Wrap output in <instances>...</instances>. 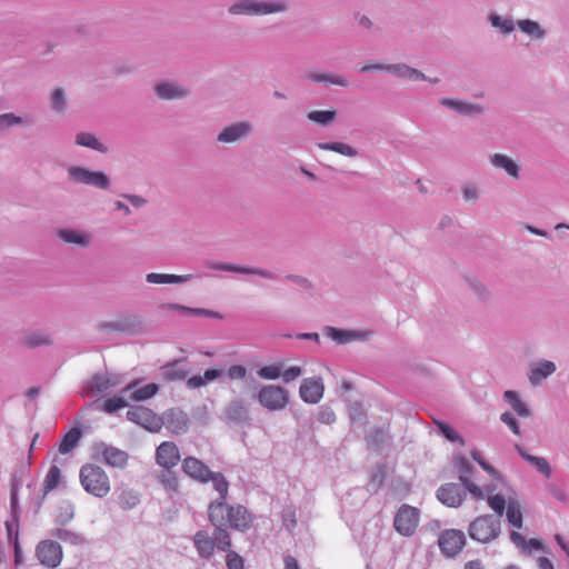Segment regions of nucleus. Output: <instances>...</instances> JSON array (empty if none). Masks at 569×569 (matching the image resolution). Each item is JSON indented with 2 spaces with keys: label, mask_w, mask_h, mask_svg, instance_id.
<instances>
[{
  "label": "nucleus",
  "mask_w": 569,
  "mask_h": 569,
  "mask_svg": "<svg viewBox=\"0 0 569 569\" xmlns=\"http://www.w3.org/2000/svg\"><path fill=\"white\" fill-rule=\"evenodd\" d=\"M489 22L493 28H497L503 34H509L515 30L516 23L512 18H502L497 13L489 16Z\"/></svg>",
  "instance_id": "50"
},
{
  "label": "nucleus",
  "mask_w": 569,
  "mask_h": 569,
  "mask_svg": "<svg viewBox=\"0 0 569 569\" xmlns=\"http://www.w3.org/2000/svg\"><path fill=\"white\" fill-rule=\"evenodd\" d=\"M557 371V365L547 359H538L529 363L527 377L532 387H539Z\"/></svg>",
  "instance_id": "15"
},
{
  "label": "nucleus",
  "mask_w": 569,
  "mask_h": 569,
  "mask_svg": "<svg viewBox=\"0 0 569 569\" xmlns=\"http://www.w3.org/2000/svg\"><path fill=\"white\" fill-rule=\"evenodd\" d=\"M317 421L321 425H332L336 422V413L331 407L323 405L318 408Z\"/></svg>",
  "instance_id": "56"
},
{
  "label": "nucleus",
  "mask_w": 569,
  "mask_h": 569,
  "mask_svg": "<svg viewBox=\"0 0 569 569\" xmlns=\"http://www.w3.org/2000/svg\"><path fill=\"white\" fill-rule=\"evenodd\" d=\"M76 143L81 147L89 148L100 153H107L108 147L102 143L93 133L79 132L76 136Z\"/></svg>",
  "instance_id": "36"
},
{
  "label": "nucleus",
  "mask_w": 569,
  "mask_h": 569,
  "mask_svg": "<svg viewBox=\"0 0 569 569\" xmlns=\"http://www.w3.org/2000/svg\"><path fill=\"white\" fill-rule=\"evenodd\" d=\"M79 480L83 490L96 498H104L111 490L109 476L94 463H86L80 468Z\"/></svg>",
  "instance_id": "2"
},
{
  "label": "nucleus",
  "mask_w": 569,
  "mask_h": 569,
  "mask_svg": "<svg viewBox=\"0 0 569 569\" xmlns=\"http://www.w3.org/2000/svg\"><path fill=\"white\" fill-rule=\"evenodd\" d=\"M323 332L328 338L332 339L333 341H336L340 345H343V343H347V342H350V341L357 340V339L365 340L369 336L368 332L343 330V329H338V328L330 327V326L325 327Z\"/></svg>",
  "instance_id": "27"
},
{
  "label": "nucleus",
  "mask_w": 569,
  "mask_h": 569,
  "mask_svg": "<svg viewBox=\"0 0 569 569\" xmlns=\"http://www.w3.org/2000/svg\"><path fill=\"white\" fill-rule=\"evenodd\" d=\"M510 540L522 551L525 552H531V550H541L542 543L537 539H529L526 540V538L517 532L511 531L510 532Z\"/></svg>",
  "instance_id": "45"
},
{
  "label": "nucleus",
  "mask_w": 569,
  "mask_h": 569,
  "mask_svg": "<svg viewBox=\"0 0 569 569\" xmlns=\"http://www.w3.org/2000/svg\"><path fill=\"white\" fill-rule=\"evenodd\" d=\"M57 236L61 241L70 244H76L81 248L89 247L92 241V237L90 233L73 228L60 229L58 230Z\"/></svg>",
  "instance_id": "25"
},
{
  "label": "nucleus",
  "mask_w": 569,
  "mask_h": 569,
  "mask_svg": "<svg viewBox=\"0 0 569 569\" xmlns=\"http://www.w3.org/2000/svg\"><path fill=\"white\" fill-rule=\"evenodd\" d=\"M471 289L473 293L481 300H488L491 296L490 290L481 282H471Z\"/></svg>",
  "instance_id": "64"
},
{
  "label": "nucleus",
  "mask_w": 569,
  "mask_h": 569,
  "mask_svg": "<svg viewBox=\"0 0 569 569\" xmlns=\"http://www.w3.org/2000/svg\"><path fill=\"white\" fill-rule=\"evenodd\" d=\"M51 107L57 112H63L67 108V100L63 89L57 88L50 97Z\"/></svg>",
  "instance_id": "54"
},
{
  "label": "nucleus",
  "mask_w": 569,
  "mask_h": 569,
  "mask_svg": "<svg viewBox=\"0 0 569 569\" xmlns=\"http://www.w3.org/2000/svg\"><path fill=\"white\" fill-rule=\"evenodd\" d=\"M128 407V397L127 395H119L113 396L111 398H108L102 403L97 406V409L108 413V415H114L119 410L124 409Z\"/></svg>",
  "instance_id": "37"
},
{
  "label": "nucleus",
  "mask_w": 569,
  "mask_h": 569,
  "mask_svg": "<svg viewBox=\"0 0 569 569\" xmlns=\"http://www.w3.org/2000/svg\"><path fill=\"white\" fill-rule=\"evenodd\" d=\"M506 517L509 525L513 528L520 529L522 527V513L517 502H509L506 510Z\"/></svg>",
  "instance_id": "52"
},
{
  "label": "nucleus",
  "mask_w": 569,
  "mask_h": 569,
  "mask_svg": "<svg viewBox=\"0 0 569 569\" xmlns=\"http://www.w3.org/2000/svg\"><path fill=\"white\" fill-rule=\"evenodd\" d=\"M455 469L459 473V480L468 489V491L478 500L485 498L483 490L471 481L470 477L473 471L472 465L462 456H458L455 461Z\"/></svg>",
  "instance_id": "18"
},
{
  "label": "nucleus",
  "mask_w": 569,
  "mask_h": 569,
  "mask_svg": "<svg viewBox=\"0 0 569 569\" xmlns=\"http://www.w3.org/2000/svg\"><path fill=\"white\" fill-rule=\"evenodd\" d=\"M31 120L27 117L18 116L13 112H7L0 114V131H7L10 128L19 126H28Z\"/></svg>",
  "instance_id": "44"
},
{
  "label": "nucleus",
  "mask_w": 569,
  "mask_h": 569,
  "mask_svg": "<svg viewBox=\"0 0 569 569\" xmlns=\"http://www.w3.org/2000/svg\"><path fill=\"white\" fill-rule=\"evenodd\" d=\"M154 92L163 100H179L188 97L190 90L178 82L163 81L156 84Z\"/></svg>",
  "instance_id": "23"
},
{
  "label": "nucleus",
  "mask_w": 569,
  "mask_h": 569,
  "mask_svg": "<svg viewBox=\"0 0 569 569\" xmlns=\"http://www.w3.org/2000/svg\"><path fill=\"white\" fill-rule=\"evenodd\" d=\"M182 360L166 363L161 367L163 379L168 381H181L189 375V369L181 366Z\"/></svg>",
  "instance_id": "33"
},
{
  "label": "nucleus",
  "mask_w": 569,
  "mask_h": 569,
  "mask_svg": "<svg viewBox=\"0 0 569 569\" xmlns=\"http://www.w3.org/2000/svg\"><path fill=\"white\" fill-rule=\"evenodd\" d=\"M160 481L168 490H176L178 487L177 477L170 469H164L161 472Z\"/></svg>",
  "instance_id": "60"
},
{
  "label": "nucleus",
  "mask_w": 569,
  "mask_h": 569,
  "mask_svg": "<svg viewBox=\"0 0 569 569\" xmlns=\"http://www.w3.org/2000/svg\"><path fill=\"white\" fill-rule=\"evenodd\" d=\"M140 379L133 380L121 388V395H127L128 400L134 402H142L153 398L159 392V385L150 382L143 387L138 388Z\"/></svg>",
  "instance_id": "19"
},
{
  "label": "nucleus",
  "mask_w": 569,
  "mask_h": 569,
  "mask_svg": "<svg viewBox=\"0 0 569 569\" xmlns=\"http://www.w3.org/2000/svg\"><path fill=\"white\" fill-rule=\"evenodd\" d=\"M92 457L112 468L123 469L129 460V455L106 442H96L92 446Z\"/></svg>",
  "instance_id": "9"
},
{
  "label": "nucleus",
  "mask_w": 569,
  "mask_h": 569,
  "mask_svg": "<svg viewBox=\"0 0 569 569\" xmlns=\"http://www.w3.org/2000/svg\"><path fill=\"white\" fill-rule=\"evenodd\" d=\"M517 27L533 41H541L547 37V30L538 21L521 19L517 21Z\"/></svg>",
  "instance_id": "31"
},
{
  "label": "nucleus",
  "mask_w": 569,
  "mask_h": 569,
  "mask_svg": "<svg viewBox=\"0 0 569 569\" xmlns=\"http://www.w3.org/2000/svg\"><path fill=\"white\" fill-rule=\"evenodd\" d=\"M128 421L139 427H162L163 419L144 406H128L126 413Z\"/></svg>",
  "instance_id": "11"
},
{
  "label": "nucleus",
  "mask_w": 569,
  "mask_h": 569,
  "mask_svg": "<svg viewBox=\"0 0 569 569\" xmlns=\"http://www.w3.org/2000/svg\"><path fill=\"white\" fill-rule=\"evenodd\" d=\"M36 555L41 565L48 568H56L61 563L62 549L57 541L43 540L39 542Z\"/></svg>",
  "instance_id": "14"
},
{
  "label": "nucleus",
  "mask_w": 569,
  "mask_h": 569,
  "mask_svg": "<svg viewBox=\"0 0 569 569\" xmlns=\"http://www.w3.org/2000/svg\"><path fill=\"white\" fill-rule=\"evenodd\" d=\"M51 536L71 546H80L84 542L81 535L66 528H56L51 531Z\"/></svg>",
  "instance_id": "46"
},
{
  "label": "nucleus",
  "mask_w": 569,
  "mask_h": 569,
  "mask_svg": "<svg viewBox=\"0 0 569 569\" xmlns=\"http://www.w3.org/2000/svg\"><path fill=\"white\" fill-rule=\"evenodd\" d=\"M228 493H219L208 508L209 520L213 526L223 525L231 529L246 531L251 527L253 518L248 509L239 503L228 505Z\"/></svg>",
  "instance_id": "1"
},
{
  "label": "nucleus",
  "mask_w": 569,
  "mask_h": 569,
  "mask_svg": "<svg viewBox=\"0 0 569 569\" xmlns=\"http://www.w3.org/2000/svg\"><path fill=\"white\" fill-rule=\"evenodd\" d=\"M306 78L315 83H323L347 88L350 86V81L342 74L322 71H309Z\"/></svg>",
  "instance_id": "26"
},
{
  "label": "nucleus",
  "mask_w": 569,
  "mask_h": 569,
  "mask_svg": "<svg viewBox=\"0 0 569 569\" xmlns=\"http://www.w3.org/2000/svg\"><path fill=\"white\" fill-rule=\"evenodd\" d=\"M8 542L13 545L16 562H19L21 549L19 543V515H11L4 522Z\"/></svg>",
  "instance_id": "32"
},
{
  "label": "nucleus",
  "mask_w": 569,
  "mask_h": 569,
  "mask_svg": "<svg viewBox=\"0 0 569 569\" xmlns=\"http://www.w3.org/2000/svg\"><path fill=\"white\" fill-rule=\"evenodd\" d=\"M349 415L353 423H366V413L359 402H353L349 406Z\"/></svg>",
  "instance_id": "59"
},
{
  "label": "nucleus",
  "mask_w": 569,
  "mask_h": 569,
  "mask_svg": "<svg viewBox=\"0 0 569 569\" xmlns=\"http://www.w3.org/2000/svg\"><path fill=\"white\" fill-rule=\"evenodd\" d=\"M52 341L51 335L42 330H30L24 332L22 337V342L30 348L49 346Z\"/></svg>",
  "instance_id": "35"
},
{
  "label": "nucleus",
  "mask_w": 569,
  "mask_h": 569,
  "mask_svg": "<svg viewBox=\"0 0 569 569\" xmlns=\"http://www.w3.org/2000/svg\"><path fill=\"white\" fill-rule=\"evenodd\" d=\"M337 117L336 110H315L310 111L307 114L309 121L315 122L317 124L327 127L331 124Z\"/></svg>",
  "instance_id": "48"
},
{
  "label": "nucleus",
  "mask_w": 569,
  "mask_h": 569,
  "mask_svg": "<svg viewBox=\"0 0 569 569\" xmlns=\"http://www.w3.org/2000/svg\"><path fill=\"white\" fill-rule=\"evenodd\" d=\"M288 9L286 1H258V0H237L228 7L231 16H267L284 12Z\"/></svg>",
  "instance_id": "4"
},
{
  "label": "nucleus",
  "mask_w": 569,
  "mask_h": 569,
  "mask_svg": "<svg viewBox=\"0 0 569 569\" xmlns=\"http://www.w3.org/2000/svg\"><path fill=\"white\" fill-rule=\"evenodd\" d=\"M289 391L277 385L261 387L258 392L259 403L269 411H280L289 403Z\"/></svg>",
  "instance_id": "8"
},
{
  "label": "nucleus",
  "mask_w": 569,
  "mask_h": 569,
  "mask_svg": "<svg viewBox=\"0 0 569 569\" xmlns=\"http://www.w3.org/2000/svg\"><path fill=\"white\" fill-rule=\"evenodd\" d=\"M462 198L466 202H476L480 198V190L475 183H466L461 187Z\"/></svg>",
  "instance_id": "58"
},
{
  "label": "nucleus",
  "mask_w": 569,
  "mask_h": 569,
  "mask_svg": "<svg viewBox=\"0 0 569 569\" xmlns=\"http://www.w3.org/2000/svg\"><path fill=\"white\" fill-rule=\"evenodd\" d=\"M63 483V476L60 468L56 465L51 466L43 480L44 493H48Z\"/></svg>",
  "instance_id": "42"
},
{
  "label": "nucleus",
  "mask_w": 569,
  "mask_h": 569,
  "mask_svg": "<svg viewBox=\"0 0 569 569\" xmlns=\"http://www.w3.org/2000/svg\"><path fill=\"white\" fill-rule=\"evenodd\" d=\"M62 512L57 517V521L61 525L69 522L74 516V507L72 503L67 502L62 507Z\"/></svg>",
  "instance_id": "63"
},
{
  "label": "nucleus",
  "mask_w": 569,
  "mask_h": 569,
  "mask_svg": "<svg viewBox=\"0 0 569 569\" xmlns=\"http://www.w3.org/2000/svg\"><path fill=\"white\" fill-rule=\"evenodd\" d=\"M317 147L321 150L333 151L348 158H356L359 154L356 148L345 142H318Z\"/></svg>",
  "instance_id": "38"
},
{
  "label": "nucleus",
  "mask_w": 569,
  "mask_h": 569,
  "mask_svg": "<svg viewBox=\"0 0 569 569\" xmlns=\"http://www.w3.org/2000/svg\"><path fill=\"white\" fill-rule=\"evenodd\" d=\"M505 400L509 403L511 409L520 417H528L530 415V409L528 406L520 399L519 395L513 390H508L503 393Z\"/></svg>",
  "instance_id": "43"
},
{
  "label": "nucleus",
  "mask_w": 569,
  "mask_h": 569,
  "mask_svg": "<svg viewBox=\"0 0 569 569\" xmlns=\"http://www.w3.org/2000/svg\"><path fill=\"white\" fill-rule=\"evenodd\" d=\"M193 545L199 555L203 559H209L214 551V540L204 530L196 532L193 536Z\"/></svg>",
  "instance_id": "30"
},
{
  "label": "nucleus",
  "mask_w": 569,
  "mask_h": 569,
  "mask_svg": "<svg viewBox=\"0 0 569 569\" xmlns=\"http://www.w3.org/2000/svg\"><path fill=\"white\" fill-rule=\"evenodd\" d=\"M468 489L462 483H446L437 490L438 500L450 508H458L465 500Z\"/></svg>",
  "instance_id": "16"
},
{
  "label": "nucleus",
  "mask_w": 569,
  "mask_h": 569,
  "mask_svg": "<svg viewBox=\"0 0 569 569\" xmlns=\"http://www.w3.org/2000/svg\"><path fill=\"white\" fill-rule=\"evenodd\" d=\"M69 180L74 184H83L100 190H109L110 177L103 171L92 170L83 166H70L67 169Z\"/></svg>",
  "instance_id": "6"
},
{
  "label": "nucleus",
  "mask_w": 569,
  "mask_h": 569,
  "mask_svg": "<svg viewBox=\"0 0 569 569\" xmlns=\"http://www.w3.org/2000/svg\"><path fill=\"white\" fill-rule=\"evenodd\" d=\"M282 369L283 366L281 363L263 366L258 369L257 375L261 379L276 380L281 377Z\"/></svg>",
  "instance_id": "53"
},
{
  "label": "nucleus",
  "mask_w": 569,
  "mask_h": 569,
  "mask_svg": "<svg viewBox=\"0 0 569 569\" xmlns=\"http://www.w3.org/2000/svg\"><path fill=\"white\" fill-rule=\"evenodd\" d=\"M490 164L496 168L503 170L510 178L518 180L520 178L521 166L503 153H493L489 158Z\"/></svg>",
  "instance_id": "24"
},
{
  "label": "nucleus",
  "mask_w": 569,
  "mask_h": 569,
  "mask_svg": "<svg viewBox=\"0 0 569 569\" xmlns=\"http://www.w3.org/2000/svg\"><path fill=\"white\" fill-rule=\"evenodd\" d=\"M519 455L525 459L527 460L529 463H531L536 469L537 471H539L540 473H542L546 478H550L551 477V468H550V465L549 462L547 461V459L542 458V457H535V456H531V455H528L521 447L519 446H516Z\"/></svg>",
  "instance_id": "40"
},
{
  "label": "nucleus",
  "mask_w": 569,
  "mask_h": 569,
  "mask_svg": "<svg viewBox=\"0 0 569 569\" xmlns=\"http://www.w3.org/2000/svg\"><path fill=\"white\" fill-rule=\"evenodd\" d=\"M179 460V449L173 442L164 441L156 450V461L164 469H171L177 466Z\"/></svg>",
  "instance_id": "22"
},
{
  "label": "nucleus",
  "mask_w": 569,
  "mask_h": 569,
  "mask_svg": "<svg viewBox=\"0 0 569 569\" xmlns=\"http://www.w3.org/2000/svg\"><path fill=\"white\" fill-rule=\"evenodd\" d=\"M122 333L136 335L143 330V321L138 315H124L119 318Z\"/></svg>",
  "instance_id": "39"
},
{
  "label": "nucleus",
  "mask_w": 569,
  "mask_h": 569,
  "mask_svg": "<svg viewBox=\"0 0 569 569\" xmlns=\"http://www.w3.org/2000/svg\"><path fill=\"white\" fill-rule=\"evenodd\" d=\"M471 457L492 478L500 479V473L482 458V455L479 450L473 449L471 451Z\"/></svg>",
  "instance_id": "57"
},
{
  "label": "nucleus",
  "mask_w": 569,
  "mask_h": 569,
  "mask_svg": "<svg viewBox=\"0 0 569 569\" xmlns=\"http://www.w3.org/2000/svg\"><path fill=\"white\" fill-rule=\"evenodd\" d=\"M389 73L396 76L399 79L409 81H420L428 79V77L422 71L403 62L389 63Z\"/></svg>",
  "instance_id": "28"
},
{
  "label": "nucleus",
  "mask_w": 569,
  "mask_h": 569,
  "mask_svg": "<svg viewBox=\"0 0 569 569\" xmlns=\"http://www.w3.org/2000/svg\"><path fill=\"white\" fill-rule=\"evenodd\" d=\"M226 565L228 569H243V559L236 551H228L226 556Z\"/></svg>",
  "instance_id": "61"
},
{
  "label": "nucleus",
  "mask_w": 569,
  "mask_h": 569,
  "mask_svg": "<svg viewBox=\"0 0 569 569\" xmlns=\"http://www.w3.org/2000/svg\"><path fill=\"white\" fill-rule=\"evenodd\" d=\"M439 103L442 107L468 118L481 116L486 111V108L482 104L470 102L463 99L442 97L439 99Z\"/></svg>",
  "instance_id": "13"
},
{
  "label": "nucleus",
  "mask_w": 569,
  "mask_h": 569,
  "mask_svg": "<svg viewBox=\"0 0 569 569\" xmlns=\"http://www.w3.org/2000/svg\"><path fill=\"white\" fill-rule=\"evenodd\" d=\"M465 543V533L457 529L445 530L438 539L440 550L448 557H455L462 549Z\"/></svg>",
  "instance_id": "17"
},
{
  "label": "nucleus",
  "mask_w": 569,
  "mask_h": 569,
  "mask_svg": "<svg viewBox=\"0 0 569 569\" xmlns=\"http://www.w3.org/2000/svg\"><path fill=\"white\" fill-rule=\"evenodd\" d=\"M325 386L319 377L306 378L299 388V396L307 403H318L323 397Z\"/></svg>",
  "instance_id": "21"
},
{
  "label": "nucleus",
  "mask_w": 569,
  "mask_h": 569,
  "mask_svg": "<svg viewBox=\"0 0 569 569\" xmlns=\"http://www.w3.org/2000/svg\"><path fill=\"white\" fill-rule=\"evenodd\" d=\"M303 373V369L300 366H292L281 372V378L286 383L295 381Z\"/></svg>",
  "instance_id": "62"
},
{
  "label": "nucleus",
  "mask_w": 569,
  "mask_h": 569,
  "mask_svg": "<svg viewBox=\"0 0 569 569\" xmlns=\"http://www.w3.org/2000/svg\"><path fill=\"white\" fill-rule=\"evenodd\" d=\"M81 437V429H69L59 443V452L61 455L71 452L78 446Z\"/></svg>",
  "instance_id": "41"
},
{
  "label": "nucleus",
  "mask_w": 569,
  "mask_h": 569,
  "mask_svg": "<svg viewBox=\"0 0 569 569\" xmlns=\"http://www.w3.org/2000/svg\"><path fill=\"white\" fill-rule=\"evenodd\" d=\"M193 278L192 274H168V273H157L150 272L146 276V280L148 283L153 284H167V283H184Z\"/></svg>",
  "instance_id": "34"
},
{
  "label": "nucleus",
  "mask_w": 569,
  "mask_h": 569,
  "mask_svg": "<svg viewBox=\"0 0 569 569\" xmlns=\"http://www.w3.org/2000/svg\"><path fill=\"white\" fill-rule=\"evenodd\" d=\"M126 381V373L120 372H97L83 385V393L89 398H99L107 395L111 389L118 388Z\"/></svg>",
  "instance_id": "5"
},
{
  "label": "nucleus",
  "mask_w": 569,
  "mask_h": 569,
  "mask_svg": "<svg viewBox=\"0 0 569 569\" xmlns=\"http://www.w3.org/2000/svg\"><path fill=\"white\" fill-rule=\"evenodd\" d=\"M164 419L170 427H186L189 423L188 415L180 408L166 411Z\"/></svg>",
  "instance_id": "49"
},
{
  "label": "nucleus",
  "mask_w": 569,
  "mask_h": 569,
  "mask_svg": "<svg viewBox=\"0 0 569 569\" xmlns=\"http://www.w3.org/2000/svg\"><path fill=\"white\" fill-rule=\"evenodd\" d=\"M468 532L472 540L488 543L499 536L500 520L492 515L480 516L469 525Z\"/></svg>",
  "instance_id": "7"
},
{
  "label": "nucleus",
  "mask_w": 569,
  "mask_h": 569,
  "mask_svg": "<svg viewBox=\"0 0 569 569\" xmlns=\"http://www.w3.org/2000/svg\"><path fill=\"white\" fill-rule=\"evenodd\" d=\"M487 502L489 507L496 512V516L499 520L502 517L506 510V500L500 495H489L487 498Z\"/></svg>",
  "instance_id": "55"
},
{
  "label": "nucleus",
  "mask_w": 569,
  "mask_h": 569,
  "mask_svg": "<svg viewBox=\"0 0 569 569\" xmlns=\"http://www.w3.org/2000/svg\"><path fill=\"white\" fill-rule=\"evenodd\" d=\"M206 266L212 270L234 272L241 274H253L269 280H276L278 278V276L274 272L263 268L246 267L220 261H207Z\"/></svg>",
  "instance_id": "12"
},
{
  "label": "nucleus",
  "mask_w": 569,
  "mask_h": 569,
  "mask_svg": "<svg viewBox=\"0 0 569 569\" xmlns=\"http://www.w3.org/2000/svg\"><path fill=\"white\" fill-rule=\"evenodd\" d=\"M224 415L230 423L242 425L248 420L249 410L243 401L232 400L226 407Z\"/></svg>",
  "instance_id": "29"
},
{
  "label": "nucleus",
  "mask_w": 569,
  "mask_h": 569,
  "mask_svg": "<svg viewBox=\"0 0 569 569\" xmlns=\"http://www.w3.org/2000/svg\"><path fill=\"white\" fill-rule=\"evenodd\" d=\"M252 131V124L249 121H239L222 128L217 136L220 143H236L246 139Z\"/></svg>",
  "instance_id": "20"
},
{
  "label": "nucleus",
  "mask_w": 569,
  "mask_h": 569,
  "mask_svg": "<svg viewBox=\"0 0 569 569\" xmlns=\"http://www.w3.org/2000/svg\"><path fill=\"white\" fill-rule=\"evenodd\" d=\"M419 519V509L405 503L398 509L395 516L393 527L401 536L409 537L416 531Z\"/></svg>",
  "instance_id": "10"
},
{
  "label": "nucleus",
  "mask_w": 569,
  "mask_h": 569,
  "mask_svg": "<svg viewBox=\"0 0 569 569\" xmlns=\"http://www.w3.org/2000/svg\"><path fill=\"white\" fill-rule=\"evenodd\" d=\"M140 502L139 495L132 489L122 490L119 496V506L123 510H131Z\"/></svg>",
  "instance_id": "51"
},
{
  "label": "nucleus",
  "mask_w": 569,
  "mask_h": 569,
  "mask_svg": "<svg viewBox=\"0 0 569 569\" xmlns=\"http://www.w3.org/2000/svg\"><path fill=\"white\" fill-rule=\"evenodd\" d=\"M182 470L201 483L212 482L218 493H228L229 482L221 472H212L201 460L188 457L182 461Z\"/></svg>",
  "instance_id": "3"
},
{
  "label": "nucleus",
  "mask_w": 569,
  "mask_h": 569,
  "mask_svg": "<svg viewBox=\"0 0 569 569\" xmlns=\"http://www.w3.org/2000/svg\"><path fill=\"white\" fill-rule=\"evenodd\" d=\"M213 540H214V548L217 547L221 551H232L231 548V538L229 532L227 531V527L223 525L214 526L213 531Z\"/></svg>",
  "instance_id": "47"
}]
</instances>
